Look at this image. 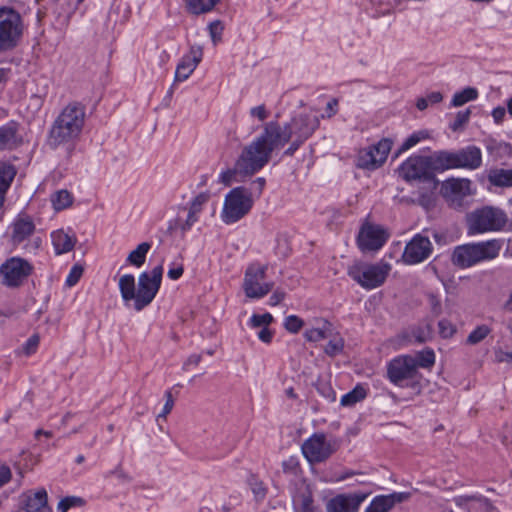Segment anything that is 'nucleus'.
I'll list each match as a JSON object with an SVG mask.
<instances>
[{
  "label": "nucleus",
  "mask_w": 512,
  "mask_h": 512,
  "mask_svg": "<svg viewBox=\"0 0 512 512\" xmlns=\"http://www.w3.org/2000/svg\"><path fill=\"white\" fill-rule=\"evenodd\" d=\"M315 387L317 391L329 402H334L336 400V392L334 391L330 382L318 379Z\"/></svg>",
  "instance_id": "obj_44"
},
{
  "label": "nucleus",
  "mask_w": 512,
  "mask_h": 512,
  "mask_svg": "<svg viewBox=\"0 0 512 512\" xmlns=\"http://www.w3.org/2000/svg\"><path fill=\"white\" fill-rule=\"evenodd\" d=\"M433 252V245L427 236L416 234L405 246L402 261L415 265L428 259Z\"/></svg>",
  "instance_id": "obj_14"
},
{
  "label": "nucleus",
  "mask_w": 512,
  "mask_h": 512,
  "mask_svg": "<svg viewBox=\"0 0 512 512\" xmlns=\"http://www.w3.org/2000/svg\"><path fill=\"white\" fill-rule=\"evenodd\" d=\"M452 263L460 268H467L478 263L473 244L456 247L452 254Z\"/></svg>",
  "instance_id": "obj_23"
},
{
  "label": "nucleus",
  "mask_w": 512,
  "mask_h": 512,
  "mask_svg": "<svg viewBox=\"0 0 512 512\" xmlns=\"http://www.w3.org/2000/svg\"><path fill=\"white\" fill-rule=\"evenodd\" d=\"M455 153L457 168L474 170L482 164L481 150L476 146H468Z\"/></svg>",
  "instance_id": "obj_21"
},
{
  "label": "nucleus",
  "mask_w": 512,
  "mask_h": 512,
  "mask_svg": "<svg viewBox=\"0 0 512 512\" xmlns=\"http://www.w3.org/2000/svg\"><path fill=\"white\" fill-rule=\"evenodd\" d=\"M487 178L496 187H512V169H490Z\"/></svg>",
  "instance_id": "obj_30"
},
{
  "label": "nucleus",
  "mask_w": 512,
  "mask_h": 512,
  "mask_svg": "<svg viewBox=\"0 0 512 512\" xmlns=\"http://www.w3.org/2000/svg\"><path fill=\"white\" fill-rule=\"evenodd\" d=\"M284 473L296 475L300 469L299 461L296 457H290L282 463Z\"/></svg>",
  "instance_id": "obj_54"
},
{
  "label": "nucleus",
  "mask_w": 512,
  "mask_h": 512,
  "mask_svg": "<svg viewBox=\"0 0 512 512\" xmlns=\"http://www.w3.org/2000/svg\"><path fill=\"white\" fill-rule=\"evenodd\" d=\"M293 505L296 512H321L315 505L309 489L298 492L293 498Z\"/></svg>",
  "instance_id": "obj_28"
},
{
  "label": "nucleus",
  "mask_w": 512,
  "mask_h": 512,
  "mask_svg": "<svg viewBox=\"0 0 512 512\" xmlns=\"http://www.w3.org/2000/svg\"><path fill=\"white\" fill-rule=\"evenodd\" d=\"M12 478V472L9 466L0 465V488L6 485Z\"/></svg>",
  "instance_id": "obj_62"
},
{
  "label": "nucleus",
  "mask_w": 512,
  "mask_h": 512,
  "mask_svg": "<svg viewBox=\"0 0 512 512\" xmlns=\"http://www.w3.org/2000/svg\"><path fill=\"white\" fill-rule=\"evenodd\" d=\"M273 321L274 318L270 313L253 314L250 318V325L253 328L268 327Z\"/></svg>",
  "instance_id": "obj_45"
},
{
  "label": "nucleus",
  "mask_w": 512,
  "mask_h": 512,
  "mask_svg": "<svg viewBox=\"0 0 512 512\" xmlns=\"http://www.w3.org/2000/svg\"><path fill=\"white\" fill-rule=\"evenodd\" d=\"M32 265L25 259L12 257L0 267L3 283L8 287H19L32 273Z\"/></svg>",
  "instance_id": "obj_13"
},
{
  "label": "nucleus",
  "mask_w": 512,
  "mask_h": 512,
  "mask_svg": "<svg viewBox=\"0 0 512 512\" xmlns=\"http://www.w3.org/2000/svg\"><path fill=\"white\" fill-rule=\"evenodd\" d=\"M238 172L241 174H245V175H253L254 174V173L244 172L243 170H241V168L238 166V160H237L234 169H228L226 171H223L220 174V182H222L225 186H230L233 177Z\"/></svg>",
  "instance_id": "obj_49"
},
{
  "label": "nucleus",
  "mask_w": 512,
  "mask_h": 512,
  "mask_svg": "<svg viewBox=\"0 0 512 512\" xmlns=\"http://www.w3.org/2000/svg\"><path fill=\"white\" fill-rule=\"evenodd\" d=\"M473 246L478 262L496 258L501 249V243L498 240L475 243Z\"/></svg>",
  "instance_id": "obj_26"
},
{
  "label": "nucleus",
  "mask_w": 512,
  "mask_h": 512,
  "mask_svg": "<svg viewBox=\"0 0 512 512\" xmlns=\"http://www.w3.org/2000/svg\"><path fill=\"white\" fill-rule=\"evenodd\" d=\"M208 195L205 193L198 194L191 202L189 211L198 215L202 210V205L208 201Z\"/></svg>",
  "instance_id": "obj_53"
},
{
  "label": "nucleus",
  "mask_w": 512,
  "mask_h": 512,
  "mask_svg": "<svg viewBox=\"0 0 512 512\" xmlns=\"http://www.w3.org/2000/svg\"><path fill=\"white\" fill-rule=\"evenodd\" d=\"M491 333V328L487 325L477 326L467 337L466 344L476 345L483 341Z\"/></svg>",
  "instance_id": "obj_41"
},
{
  "label": "nucleus",
  "mask_w": 512,
  "mask_h": 512,
  "mask_svg": "<svg viewBox=\"0 0 512 512\" xmlns=\"http://www.w3.org/2000/svg\"><path fill=\"white\" fill-rule=\"evenodd\" d=\"M429 137V133L425 130L417 131L411 134L399 147L396 151L394 157H398L401 153L409 150L418 144L421 140L427 139Z\"/></svg>",
  "instance_id": "obj_35"
},
{
  "label": "nucleus",
  "mask_w": 512,
  "mask_h": 512,
  "mask_svg": "<svg viewBox=\"0 0 512 512\" xmlns=\"http://www.w3.org/2000/svg\"><path fill=\"white\" fill-rule=\"evenodd\" d=\"M434 174L437 172H444L449 169H457L455 153L441 150L436 151L430 155Z\"/></svg>",
  "instance_id": "obj_24"
},
{
  "label": "nucleus",
  "mask_w": 512,
  "mask_h": 512,
  "mask_svg": "<svg viewBox=\"0 0 512 512\" xmlns=\"http://www.w3.org/2000/svg\"><path fill=\"white\" fill-rule=\"evenodd\" d=\"M252 207L251 192L243 186L235 187L225 196L221 219L225 224H233L246 216Z\"/></svg>",
  "instance_id": "obj_6"
},
{
  "label": "nucleus",
  "mask_w": 512,
  "mask_h": 512,
  "mask_svg": "<svg viewBox=\"0 0 512 512\" xmlns=\"http://www.w3.org/2000/svg\"><path fill=\"white\" fill-rule=\"evenodd\" d=\"M16 173V168L12 164L0 162V209L4 205L7 191L9 190Z\"/></svg>",
  "instance_id": "obj_25"
},
{
  "label": "nucleus",
  "mask_w": 512,
  "mask_h": 512,
  "mask_svg": "<svg viewBox=\"0 0 512 512\" xmlns=\"http://www.w3.org/2000/svg\"><path fill=\"white\" fill-rule=\"evenodd\" d=\"M471 115V110L468 108L463 111H459L456 114V117L452 123H450L449 127L452 131L460 130L468 121Z\"/></svg>",
  "instance_id": "obj_47"
},
{
  "label": "nucleus",
  "mask_w": 512,
  "mask_h": 512,
  "mask_svg": "<svg viewBox=\"0 0 512 512\" xmlns=\"http://www.w3.org/2000/svg\"><path fill=\"white\" fill-rule=\"evenodd\" d=\"M208 29L211 39L216 45L222 39V33L224 30L223 23L220 20H215L209 24Z\"/></svg>",
  "instance_id": "obj_50"
},
{
  "label": "nucleus",
  "mask_w": 512,
  "mask_h": 512,
  "mask_svg": "<svg viewBox=\"0 0 512 512\" xmlns=\"http://www.w3.org/2000/svg\"><path fill=\"white\" fill-rule=\"evenodd\" d=\"M471 184L469 179L451 178L442 183L441 194L452 205H460L465 197L472 194Z\"/></svg>",
  "instance_id": "obj_16"
},
{
  "label": "nucleus",
  "mask_w": 512,
  "mask_h": 512,
  "mask_svg": "<svg viewBox=\"0 0 512 512\" xmlns=\"http://www.w3.org/2000/svg\"><path fill=\"white\" fill-rule=\"evenodd\" d=\"M202 56L203 50L201 46H191L189 54L185 55V57L189 58L192 63L195 62L196 66L201 61Z\"/></svg>",
  "instance_id": "obj_58"
},
{
  "label": "nucleus",
  "mask_w": 512,
  "mask_h": 512,
  "mask_svg": "<svg viewBox=\"0 0 512 512\" xmlns=\"http://www.w3.org/2000/svg\"><path fill=\"white\" fill-rule=\"evenodd\" d=\"M220 0H187L189 12L200 15L211 11Z\"/></svg>",
  "instance_id": "obj_32"
},
{
  "label": "nucleus",
  "mask_w": 512,
  "mask_h": 512,
  "mask_svg": "<svg viewBox=\"0 0 512 512\" xmlns=\"http://www.w3.org/2000/svg\"><path fill=\"white\" fill-rule=\"evenodd\" d=\"M84 505L85 500L83 498L77 496H67L58 503L57 511L67 512L70 508L82 507Z\"/></svg>",
  "instance_id": "obj_43"
},
{
  "label": "nucleus",
  "mask_w": 512,
  "mask_h": 512,
  "mask_svg": "<svg viewBox=\"0 0 512 512\" xmlns=\"http://www.w3.org/2000/svg\"><path fill=\"white\" fill-rule=\"evenodd\" d=\"M323 323V327L312 328L305 331L304 337L306 338L307 341L318 342L327 338V327L330 326L331 324L326 320H324Z\"/></svg>",
  "instance_id": "obj_42"
},
{
  "label": "nucleus",
  "mask_w": 512,
  "mask_h": 512,
  "mask_svg": "<svg viewBox=\"0 0 512 512\" xmlns=\"http://www.w3.org/2000/svg\"><path fill=\"white\" fill-rule=\"evenodd\" d=\"M250 114L251 116L258 118L260 121L266 120L269 116V112L267 111L265 105L263 104L253 107L250 110Z\"/></svg>",
  "instance_id": "obj_60"
},
{
  "label": "nucleus",
  "mask_w": 512,
  "mask_h": 512,
  "mask_svg": "<svg viewBox=\"0 0 512 512\" xmlns=\"http://www.w3.org/2000/svg\"><path fill=\"white\" fill-rule=\"evenodd\" d=\"M165 397H166V403L163 407V411L158 415V419L159 418L166 419V416L172 411L173 406H174V399H173L171 391H166Z\"/></svg>",
  "instance_id": "obj_57"
},
{
  "label": "nucleus",
  "mask_w": 512,
  "mask_h": 512,
  "mask_svg": "<svg viewBox=\"0 0 512 512\" xmlns=\"http://www.w3.org/2000/svg\"><path fill=\"white\" fill-rule=\"evenodd\" d=\"M35 229L32 217L25 212L19 213L11 224V243L20 245L34 234Z\"/></svg>",
  "instance_id": "obj_18"
},
{
  "label": "nucleus",
  "mask_w": 512,
  "mask_h": 512,
  "mask_svg": "<svg viewBox=\"0 0 512 512\" xmlns=\"http://www.w3.org/2000/svg\"><path fill=\"white\" fill-rule=\"evenodd\" d=\"M24 34L23 17L11 6H0V56L13 53Z\"/></svg>",
  "instance_id": "obj_3"
},
{
  "label": "nucleus",
  "mask_w": 512,
  "mask_h": 512,
  "mask_svg": "<svg viewBox=\"0 0 512 512\" xmlns=\"http://www.w3.org/2000/svg\"><path fill=\"white\" fill-rule=\"evenodd\" d=\"M386 378L395 386L421 392V373L416 369L414 357L399 355L386 365Z\"/></svg>",
  "instance_id": "obj_4"
},
{
  "label": "nucleus",
  "mask_w": 512,
  "mask_h": 512,
  "mask_svg": "<svg viewBox=\"0 0 512 512\" xmlns=\"http://www.w3.org/2000/svg\"><path fill=\"white\" fill-rule=\"evenodd\" d=\"M477 97H478L477 89L473 88V87H467V88L463 89L462 91L454 94L451 104H452V106L459 107L469 101H473V100L477 99Z\"/></svg>",
  "instance_id": "obj_34"
},
{
  "label": "nucleus",
  "mask_w": 512,
  "mask_h": 512,
  "mask_svg": "<svg viewBox=\"0 0 512 512\" xmlns=\"http://www.w3.org/2000/svg\"><path fill=\"white\" fill-rule=\"evenodd\" d=\"M387 239L388 236L381 226L367 223L362 226L357 242L362 251H377Z\"/></svg>",
  "instance_id": "obj_15"
},
{
  "label": "nucleus",
  "mask_w": 512,
  "mask_h": 512,
  "mask_svg": "<svg viewBox=\"0 0 512 512\" xmlns=\"http://www.w3.org/2000/svg\"><path fill=\"white\" fill-rule=\"evenodd\" d=\"M52 244L54 246L57 255L67 253L71 251L76 244V237L70 236L65 233L62 229L54 231L51 234Z\"/></svg>",
  "instance_id": "obj_27"
},
{
  "label": "nucleus",
  "mask_w": 512,
  "mask_h": 512,
  "mask_svg": "<svg viewBox=\"0 0 512 512\" xmlns=\"http://www.w3.org/2000/svg\"><path fill=\"white\" fill-rule=\"evenodd\" d=\"M303 326L304 321L296 315H290L285 318L284 327L290 333H298Z\"/></svg>",
  "instance_id": "obj_46"
},
{
  "label": "nucleus",
  "mask_w": 512,
  "mask_h": 512,
  "mask_svg": "<svg viewBox=\"0 0 512 512\" xmlns=\"http://www.w3.org/2000/svg\"><path fill=\"white\" fill-rule=\"evenodd\" d=\"M289 147L283 152V156L292 157L296 151L305 143L301 140L292 138Z\"/></svg>",
  "instance_id": "obj_61"
},
{
  "label": "nucleus",
  "mask_w": 512,
  "mask_h": 512,
  "mask_svg": "<svg viewBox=\"0 0 512 512\" xmlns=\"http://www.w3.org/2000/svg\"><path fill=\"white\" fill-rule=\"evenodd\" d=\"M248 484L254 494L256 501H262L267 495V487L258 476L251 474L248 478Z\"/></svg>",
  "instance_id": "obj_38"
},
{
  "label": "nucleus",
  "mask_w": 512,
  "mask_h": 512,
  "mask_svg": "<svg viewBox=\"0 0 512 512\" xmlns=\"http://www.w3.org/2000/svg\"><path fill=\"white\" fill-rule=\"evenodd\" d=\"M267 266L259 263L250 264L243 281V290L246 297L260 299L265 297L274 288V282H266Z\"/></svg>",
  "instance_id": "obj_11"
},
{
  "label": "nucleus",
  "mask_w": 512,
  "mask_h": 512,
  "mask_svg": "<svg viewBox=\"0 0 512 512\" xmlns=\"http://www.w3.org/2000/svg\"><path fill=\"white\" fill-rule=\"evenodd\" d=\"M198 221V215L196 214H192L190 211L188 212V216H187V219L180 223V224H176L179 226L181 232H182V235H184L187 231H189L191 229V227L194 225V223H196Z\"/></svg>",
  "instance_id": "obj_56"
},
{
  "label": "nucleus",
  "mask_w": 512,
  "mask_h": 512,
  "mask_svg": "<svg viewBox=\"0 0 512 512\" xmlns=\"http://www.w3.org/2000/svg\"><path fill=\"white\" fill-rule=\"evenodd\" d=\"M391 266L388 263H358L348 268V275L361 287L371 290L381 286L389 275Z\"/></svg>",
  "instance_id": "obj_8"
},
{
  "label": "nucleus",
  "mask_w": 512,
  "mask_h": 512,
  "mask_svg": "<svg viewBox=\"0 0 512 512\" xmlns=\"http://www.w3.org/2000/svg\"><path fill=\"white\" fill-rule=\"evenodd\" d=\"M86 121V107L78 101L69 102L53 121L48 142L53 148L68 145L67 153L71 156L75 144L79 141Z\"/></svg>",
  "instance_id": "obj_2"
},
{
  "label": "nucleus",
  "mask_w": 512,
  "mask_h": 512,
  "mask_svg": "<svg viewBox=\"0 0 512 512\" xmlns=\"http://www.w3.org/2000/svg\"><path fill=\"white\" fill-rule=\"evenodd\" d=\"M319 126V118L310 114H298L283 126L277 121L267 122L263 132L242 150L238 166L244 172L256 173L270 161L275 149L283 147L292 138L306 142Z\"/></svg>",
  "instance_id": "obj_1"
},
{
  "label": "nucleus",
  "mask_w": 512,
  "mask_h": 512,
  "mask_svg": "<svg viewBox=\"0 0 512 512\" xmlns=\"http://www.w3.org/2000/svg\"><path fill=\"white\" fill-rule=\"evenodd\" d=\"M83 271H84V269L80 264H75L71 268V270L66 278V282H65L66 285L68 287H72V286L76 285L78 283V281L80 280V278L82 277Z\"/></svg>",
  "instance_id": "obj_51"
},
{
  "label": "nucleus",
  "mask_w": 512,
  "mask_h": 512,
  "mask_svg": "<svg viewBox=\"0 0 512 512\" xmlns=\"http://www.w3.org/2000/svg\"><path fill=\"white\" fill-rule=\"evenodd\" d=\"M438 327L442 338H451L456 333V327L447 319L440 320Z\"/></svg>",
  "instance_id": "obj_52"
},
{
  "label": "nucleus",
  "mask_w": 512,
  "mask_h": 512,
  "mask_svg": "<svg viewBox=\"0 0 512 512\" xmlns=\"http://www.w3.org/2000/svg\"><path fill=\"white\" fill-rule=\"evenodd\" d=\"M39 336L38 335H32L28 338L24 345V351L27 355H30L34 353L39 345Z\"/></svg>",
  "instance_id": "obj_59"
},
{
  "label": "nucleus",
  "mask_w": 512,
  "mask_h": 512,
  "mask_svg": "<svg viewBox=\"0 0 512 512\" xmlns=\"http://www.w3.org/2000/svg\"><path fill=\"white\" fill-rule=\"evenodd\" d=\"M507 222L506 213L497 207L485 206L476 209L467 217L470 234L499 231Z\"/></svg>",
  "instance_id": "obj_7"
},
{
  "label": "nucleus",
  "mask_w": 512,
  "mask_h": 512,
  "mask_svg": "<svg viewBox=\"0 0 512 512\" xmlns=\"http://www.w3.org/2000/svg\"><path fill=\"white\" fill-rule=\"evenodd\" d=\"M265 184L266 180L263 177H259L251 183L249 192H251V194L256 193L258 196H260L265 187Z\"/></svg>",
  "instance_id": "obj_63"
},
{
  "label": "nucleus",
  "mask_w": 512,
  "mask_h": 512,
  "mask_svg": "<svg viewBox=\"0 0 512 512\" xmlns=\"http://www.w3.org/2000/svg\"><path fill=\"white\" fill-rule=\"evenodd\" d=\"M195 62L192 63L189 58L185 56L182 58L180 63L177 65L175 72V82H181L186 80L192 72L196 69Z\"/></svg>",
  "instance_id": "obj_33"
},
{
  "label": "nucleus",
  "mask_w": 512,
  "mask_h": 512,
  "mask_svg": "<svg viewBox=\"0 0 512 512\" xmlns=\"http://www.w3.org/2000/svg\"><path fill=\"white\" fill-rule=\"evenodd\" d=\"M20 503L26 512H52L48 506V496L45 489L24 492L20 496Z\"/></svg>",
  "instance_id": "obj_20"
},
{
  "label": "nucleus",
  "mask_w": 512,
  "mask_h": 512,
  "mask_svg": "<svg viewBox=\"0 0 512 512\" xmlns=\"http://www.w3.org/2000/svg\"><path fill=\"white\" fill-rule=\"evenodd\" d=\"M18 132L19 123L13 120L0 127V151L14 150L22 143Z\"/></svg>",
  "instance_id": "obj_22"
},
{
  "label": "nucleus",
  "mask_w": 512,
  "mask_h": 512,
  "mask_svg": "<svg viewBox=\"0 0 512 512\" xmlns=\"http://www.w3.org/2000/svg\"><path fill=\"white\" fill-rule=\"evenodd\" d=\"M151 248V244L148 242H142L136 249L131 251L127 257V263L134 265L135 267H141L146 261V255Z\"/></svg>",
  "instance_id": "obj_31"
},
{
  "label": "nucleus",
  "mask_w": 512,
  "mask_h": 512,
  "mask_svg": "<svg viewBox=\"0 0 512 512\" xmlns=\"http://www.w3.org/2000/svg\"><path fill=\"white\" fill-rule=\"evenodd\" d=\"M119 290L123 301L127 304L130 301L135 303L137 291L135 287V278L132 274H126L119 279Z\"/></svg>",
  "instance_id": "obj_29"
},
{
  "label": "nucleus",
  "mask_w": 512,
  "mask_h": 512,
  "mask_svg": "<svg viewBox=\"0 0 512 512\" xmlns=\"http://www.w3.org/2000/svg\"><path fill=\"white\" fill-rule=\"evenodd\" d=\"M366 397V390L360 386L357 385L352 391L346 393L341 398V405L342 406H353L357 402L363 400Z\"/></svg>",
  "instance_id": "obj_36"
},
{
  "label": "nucleus",
  "mask_w": 512,
  "mask_h": 512,
  "mask_svg": "<svg viewBox=\"0 0 512 512\" xmlns=\"http://www.w3.org/2000/svg\"><path fill=\"white\" fill-rule=\"evenodd\" d=\"M427 298H428V303L431 307V312L435 315V316H438L441 314L442 312V306H441V300L440 298L434 294V293H429L427 295Z\"/></svg>",
  "instance_id": "obj_55"
},
{
  "label": "nucleus",
  "mask_w": 512,
  "mask_h": 512,
  "mask_svg": "<svg viewBox=\"0 0 512 512\" xmlns=\"http://www.w3.org/2000/svg\"><path fill=\"white\" fill-rule=\"evenodd\" d=\"M366 497L365 493L338 494L327 502L326 510L327 512H358Z\"/></svg>",
  "instance_id": "obj_17"
},
{
  "label": "nucleus",
  "mask_w": 512,
  "mask_h": 512,
  "mask_svg": "<svg viewBox=\"0 0 512 512\" xmlns=\"http://www.w3.org/2000/svg\"><path fill=\"white\" fill-rule=\"evenodd\" d=\"M273 336H274V332L269 329L268 327H263L259 332H258V338L266 343V344H269L271 343L272 339H273Z\"/></svg>",
  "instance_id": "obj_64"
},
{
  "label": "nucleus",
  "mask_w": 512,
  "mask_h": 512,
  "mask_svg": "<svg viewBox=\"0 0 512 512\" xmlns=\"http://www.w3.org/2000/svg\"><path fill=\"white\" fill-rule=\"evenodd\" d=\"M415 367L418 370L421 368H430L435 363V354L432 349H426L424 351L419 352L416 357H414Z\"/></svg>",
  "instance_id": "obj_39"
},
{
  "label": "nucleus",
  "mask_w": 512,
  "mask_h": 512,
  "mask_svg": "<svg viewBox=\"0 0 512 512\" xmlns=\"http://www.w3.org/2000/svg\"><path fill=\"white\" fill-rule=\"evenodd\" d=\"M436 189L437 188L430 187V185H424L422 190L418 192V198L416 202L426 209L434 206V192Z\"/></svg>",
  "instance_id": "obj_40"
},
{
  "label": "nucleus",
  "mask_w": 512,
  "mask_h": 512,
  "mask_svg": "<svg viewBox=\"0 0 512 512\" xmlns=\"http://www.w3.org/2000/svg\"><path fill=\"white\" fill-rule=\"evenodd\" d=\"M162 277V265L154 267L150 272L146 271L139 275L136 301L133 303V308L136 311H142L152 303L161 287Z\"/></svg>",
  "instance_id": "obj_9"
},
{
  "label": "nucleus",
  "mask_w": 512,
  "mask_h": 512,
  "mask_svg": "<svg viewBox=\"0 0 512 512\" xmlns=\"http://www.w3.org/2000/svg\"><path fill=\"white\" fill-rule=\"evenodd\" d=\"M399 175L406 181H418L437 188L439 181L434 174L430 156L413 155L398 168Z\"/></svg>",
  "instance_id": "obj_5"
},
{
  "label": "nucleus",
  "mask_w": 512,
  "mask_h": 512,
  "mask_svg": "<svg viewBox=\"0 0 512 512\" xmlns=\"http://www.w3.org/2000/svg\"><path fill=\"white\" fill-rule=\"evenodd\" d=\"M302 453L310 464H319L328 460L338 449L336 439H327L322 432L314 433L302 444Z\"/></svg>",
  "instance_id": "obj_10"
},
{
  "label": "nucleus",
  "mask_w": 512,
  "mask_h": 512,
  "mask_svg": "<svg viewBox=\"0 0 512 512\" xmlns=\"http://www.w3.org/2000/svg\"><path fill=\"white\" fill-rule=\"evenodd\" d=\"M55 210L60 211L66 209L72 204L73 197L67 190L57 191L51 199Z\"/></svg>",
  "instance_id": "obj_37"
},
{
  "label": "nucleus",
  "mask_w": 512,
  "mask_h": 512,
  "mask_svg": "<svg viewBox=\"0 0 512 512\" xmlns=\"http://www.w3.org/2000/svg\"><path fill=\"white\" fill-rule=\"evenodd\" d=\"M392 144L391 139L383 138L368 149L361 150L357 158V166L367 170L379 168L386 161Z\"/></svg>",
  "instance_id": "obj_12"
},
{
  "label": "nucleus",
  "mask_w": 512,
  "mask_h": 512,
  "mask_svg": "<svg viewBox=\"0 0 512 512\" xmlns=\"http://www.w3.org/2000/svg\"><path fill=\"white\" fill-rule=\"evenodd\" d=\"M344 349V340L342 338H334L330 340L326 347H325V353L328 356L334 357L338 354H340Z\"/></svg>",
  "instance_id": "obj_48"
},
{
  "label": "nucleus",
  "mask_w": 512,
  "mask_h": 512,
  "mask_svg": "<svg viewBox=\"0 0 512 512\" xmlns=\"http://www.w3.org/2000/svg\"><path fill=\"white\" fill-rule=\"evenodd\" d=\"M411 497L409 492H393L388 495L375 496L365 512H389L396 504L407 501Z\"/></svg>",
  "instance_id": "obj_19"
}]
</instances>
